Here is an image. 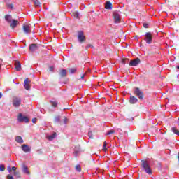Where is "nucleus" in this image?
I'll use <instances>...</instances> for the list:
<instances>
[{"mask_svg":"<svg viewBox=\"0 0 179 179\" xmlns=\"http://www.w3.org/2000/svg\"><path fill=\"white\" fill-rule=\"evenodd\" d=\"M134 94L139 99V100H143L145 99V94L143 92L139 87L134 88Z\"/></svg>","mask_w":179,"mask_h":179,"instance_id":"obj_1","label":"nucleus"},{"mask_svg":"<svg viewBox=\"0 0 179 179\" xmlns=\"http://www.w3.org/2000/svg\"><path fill=\"white\" fill-rule=\"evenodd\" d=\"M141 166L147 174H152V169H150V166H149V164H148V162L142 161Z\"/></svg>","mask_w":179,"mask_h":179,"instance_id":"obj_2","label":"nucleus"},{"mask_svg":"<svg viewBox=\"0 0 179 179\" xmlns=\"http://www.w3.org/2000/svg\"><path fill=\"white\" fill-rule=\"evenodd\" d=\"M22 104V99L17 96L13 98V107H19Z\"/></svg>","mask_w":179,"mask_h":179,"instance_id":"obj_3","label":"nucleus"},{"mask_svg":"<svg viewBox=\"0 0 179 179\" xmlns=\"http://www.w3.org/2000/svg\"><path fill=\"white\" fill-rule=\"evenodd\" d=\"M147 44H152V41L153 40V35L150 32L145 33V38L144 39Z\"/></svg>","mask_w":179,"mask_h":179,"instance_id":"obj_4","label":"nucleus"},{"mask_svg":"<svg viewBox=\"0 0 179 179\" xmlns=\"http://www.w3.org/2000/svg\"><path fill=\"white\" fill-rule=\"evenodd\" d=\"M19 122H29L30 120L27 116H23L22 113H20L17 117Z\"/></svg>","mask_w":179,"mask_h":179,"instance_id":"obj_5","label":"nucleus"},{"mask_svg":"<svg viewBox=\"0 0 179 179\" xmlns=\"http://www.w3.org/2000/svg\"><path fill=\"white\" fill-rule=\"evenodd\" d=\"M139 64H141V59L138 57L129 62V66H137Z\"/></svg>","mask_w":179,"mask_h":179,"instance_id":"obj_6","label":"nucleus"},{"mask_svg":"<svg viewBox=\"0 0 179 179\" xmlns=\"http://www.w3.org/2000/svg\"><path fill=\"white\" fill-rule=\"evenodd\" d=\"M22 30L25 34H29L31 33V29H30V25L28 24H23L22 25Z\"/></svg>","mask_w":179,"mask_h":179,"instance_id":"obj_7","label":"nucleus"},{"mask_svg":"<svg viewBox=\"0 0 179 179\" xmlns=\"http://www.w3.org/2000/svg\"><path fill=\"white\" fill-rule=\"evenodd\" d=\"M113 19L115 21V23H121V15L117 12L113 13Z\"/></svg>","mask_w":179,"mask_h":179,"instance_id":"obj_8","label":"nucleus"},{"mask_svg":"<svg viewBox=\"0 0 179 179\" xmlns=\"http://www.w3.org/2000/svg\"><path fill=\"white\" fill-rule=\"evenodd\" d=\"M38 48H40L38 45L36 43H32L29 45V50L31 51V52H34V51H37Z\"/></svg>","mask_w":179,"mask_h":179,"instance_id":"obj_9","label":"nucleus"},{"mask_svg":"<svg viewBox=\"0 0 179 179\" xmlns=\"http://www.w3.org/2000/svg\"><path fill=\"white\" fill-rule=\"evenodd\" d=\"M78 41L80 43H83V41H85V40H86V36H85L83 35V31H80V32H78Z\"/></svg>","mask_w":179,"mask_h":179,"instance_id":"obj_10","label":"nucleus"},{"mask_svg":"<svg viewBox=\"0 0 179 179\" xmlns=\"http://www.w3.org/2000/svg\"><path fill=\"white\" fill-rule=\"evenodd\" d=\"M21 149L25 153H29V152H30V150H31V148L30 147H29V145H27L26 144H23L21 146Z\"/></svg>","mask_w":179,"mask_h":179,"instance_id":"obj_11","label":"nucleus"},{"mask_svg":"<svg viewBox=\"0 0 179 179\" xmlns=\"http://www.w3.org/2000/svg\"><path fill=\"white\" fill-rule=\"evenodd\" d=\"M24 87L26 90H30V81L29 78H26L24 81Z\"/></svg>","mask_w":179,"mask_h":179,"instance_id":"obj_12","label":"nucleus"},{"mask_svg":"<svg viewBox=\"0 0 179 179\" xmlns=\"http://www.w3.org/2000/svg\"><path fill=\"white\" fill-rule=\"evenodd\" d=\"M17 24H19V21L16 20H12V22L10 24L11 29H15L16 27V26H17Z\"/></svg>","mask_w":179,"mask_h":179,"instance_id":"obj_13","label":"nucleus"},{"mask_svg":"<svg viewBox=\"0 0 179 179\" xmlns=\"http://www.w3.org/2000/svg\"><path fill=\"white\" fill-rule=\"evenodd\" d=\"M138 101V98L134 96H130V100H129V103L130 104H136V103Z\"/></svg>","mask_w":179,"mask_h":179,"instance_id":"obj_14","label":"nucleus"},{"mask_svg":"<svg viewBox=\"0 0 179 179\" xmlns=\"http://www.w3.org/2000/svg\"><path fill=\"white\" fill-rule=\"evenodd\" d=\"M59 75L61 76V78H65V76H66V69L60 70Z\"/></svg>","mask_w":179,"mask_h":179,"instance_id":"obj_15","label":"nucleus"},{"mask_svg":"<svg viewBox=\"0 0 179 179\" xmlns=\"http://www.w3.org/2000/svg\"><path fill=\"white\" fill-rule=\"evenodd\" d=\"M105 9H113V4L110 1H107L105 6Z\"/></svg>","mask_w":179,"mask_h":179,"instance_id":"obj_16","label":"nucleus"},{"mask_svg":"<svg viewBox=\"0 0 179 179\" xmlns=\"http://www.w3.org/2000/svg\"><path fill=\"white\" fill-rule=\"evenodd\" d=\"M15 69H16V71H22V65L20 64V62H16Z\"/></svg>","mask_w":179,"mask_h":179,"instance_id":"obj_17","label":"nucleus"},{"mask_svg":"<svg viewBox=\"0 0 179 179\" xmlns=\"http://www.w3.org/2000/svg\"><path fill=\"white\" fill-rule=\"evenodd\" d=\"M15 141L17 142V143H23V138H22V136H17L15 137Z\"/></svg>","mask_w":179,"mask_h":179,"instance_id":"obj_18","label":"nucleus"},{"mask_svg":"<svg viewBox=\"0 0 179 179\" xmlns=\"http://www.w3.org/2000/svg\"><path fill=\"white\" fill-rule=\"evenodd\" d=\"M22 171L25 173V174H30V171H29V168H27L25 165L22 166Z\"/></svg>","mask_w":179,"mask_h":179,"instance_id":"obj_19","label":"nucleus"},{"mask_svg":"<svg viewBox=\"0 0 179 179\" xmlns=\"http://www.w3.org/2000/svg\"><path fill=\"white\" fill-rule=\"evenodd\" d=\"M171 131L175 134V135H178L179 136V130L177 129V127H173L171 128Z\"/></svg>","mask_w":179,"mask_h":179,"instance_id":"obj_20","label":"nucleus"},{"mask_svg":"<svg viewBox=\"0 0 179 179\" xmlns=\"http://www.w3.org/2000/svg\"><path fill=\"white\" fill-rule=\"evenodd\" d=\"M56 136H57V133H53L52 135L48 136L47 139H48V141H52V139H54Z\"/></svg>","mask_w":179,"mask_h":179,"instance_id":"obj_21","label":"nucleus"},{"mask_svg":"<svg viewBox=\"0 0 179 179\" xmlns=\"http://www.w3.org/2000/svg\"><path fill=\"white\" fill-rule=\"evenodd\" d=\"M5 19L8 23H11V22H12V15H7L5 16Z\"/></svg>","mask_w":179,"mask_h":179,"instance_id":"obj_22","label":"nucleus"},{"mask_svg":"<svg viewBox=\"0 0 179 179\" xmlns=\"http://www.w3.org/2000/svg\"><path fill=\"white\" fill-rule=\"evenodd\" d=\"M13 176L15 177V178H20V173L19 171H15L13 172Z\"/></svg>","mask_w":179,"mask_h":179,"instance_id":"obj_23","label":"nucleus"},{"mask_svg":"<svg viewBox=\"0 0 179 179\" xmlns=\"http://www.w3.org/2000/svg\"><path fill=\"white\" fill-rule=\"evenodd\" d=\"M72 16L75 18V19H78L79 17V13L78 12H74L72 13Z\"/></svg>","mask_w":179,"mask_h":179,"instance_id":"obj_24","label":"nucleus"},{"mask_svg":"<svg viewBox=\"0 0 179 179\" xmlns=\"http://www.w3.org/2000/svg\"><path fill=\"white\" fill-rule=\"evenodd\" d=\"M34 2V6H40V1L38 0H32Z\"/></svg>","mask_w":179,"mask_h":179,"instance_id":"obj_25","label":"nucleus"},{"mask_svg":"<svg viewBox=\"0 0 179 179\" xmlns=\"http://www.w3.org/2000/svg\"><path fill=\"white\" fill-rule=\"evenodd\" d=\"M103 150H104V152H107V142L106 141H104V143H103Z\"/></svg>","mask_w":179,"mask_h":179,"instance_id":"obj_26","label":"nucleus"},{"mask_svg":"<svg viewBox=\"0 0 179 179\" xmlns=\"http://www.w3.org/2000/svg\"><path fill=\"white\" fill-rule=\"evenodd\" d=\"M76 170L80 173L82 171V168H80V165H76Z\"/></svg>","mask_w":179,"mask_h":179,"instance_id":"obj_27","label":"nucleus"},{"mask_svg":"<svg viewBox=\"0 0 179 179\" xmlns=\"http://www.w3.org/2000/svg\"><path fill=\"white\" fill-rule=\"evenodd\" d=\"M50 103H51L52 107H57L58 106V103H57V101H50Z\"/></svg>","mask_w":179,"mask_h":179,"instance_id":"obj_28","label":"nucleus"},{"mask_svg":"<svg viewBox=\"0 0 179 179\" xmlns=\"http://www.w3.org/2000/svg\"><path fill=\"white\" fill-rule=\"evenodd\" d=\"M128 62H129V59H122V64H128Z\"/></svg>","mask_w":179,"mask_h":179,"instance_id":"obj_29","label":"nucleus"},{"mask_svg":"<svg viewBox=\"0 0 179 179\" xmlns=\"http://www.w3.org/2000/svg\"><path fill=\"white\" fill-rule=\"evenodd\" d=\"M60 120H61V118L59 117V116H56L55 117V122H59Z\"/></svg>","mask_w":179,"mask_h":179,"instance_id":"obj_30","label":"nucleus"},{"mask_svg":"<svg viewBox=\"0 0 179 179\" xmlns=\"http://www.w3.org/2000/svg\"><path fill=\"white\" fill-rule=\"evenodd\" d=\"M69 73H75V72H76V69H71L69 71Z\"/></svg>","mask_w":179,"mask_h":179,"instance_id":"obj_31","label":"nucleus"},{"mask_svg":"<svg viewBox=\"0 0 179 179\" xmlns=\"http://www.w3.org/2000/svg\"><path fill=\"white\" fill-rule=\"evenodd\" d=\"M143 26L144 29H148L149 28V24L148 23H143Z\"/></svg>","mask_w":179,"mask_h":179,"instance_id":"obj_32","label":"nucleus"},{"mask_svg":"<svg viewBox=\"0 0 179 179\" xmlns=\"http://www.w3.org/2000/svg\"><path fill=\"white\" fill-rule=\"evenodd\" d=\"M0 171H5V166L0 165Z\"/></svg>","mask_w":179,"mask_h":179,"instance_id":"obj_33","label":"nucleus"},{"mask_svg":"<svg viewBox=\"0 0 179 179\" xmlns=\"http://www.w3.org/2000/svg\"><path fill=\"white\" fill-rule=\"evenodd\" d=\"M88 136H90V138L91 139H93V134H92V131H90V132L88 133Z\"/></svg>","mask_w":179,"mask_h":179,"instance_id":"obj_34","label":"nucleus"},{"mask_svg":"<svg viewBox=\"0 0 179 179\" xmlns=\"http://www.w3.org/2000/svg\"><path fill=\"white\" fill-rule=\"evenodd\" d=\"M7 6H8V8H10V9H13V5L12 3L8 4Z\"/></svg>","mask_w":179,"mask_h":179,"instance_id":"obj_35","label":"nucleus"},{"mask_svg":"<svg viewBox=\"0 0 179 179\" xmlns=\"http://www.w3.org/2000/svg\"><path fill=\"white\" fill-rule=\"evenodd\" d=\"M63 121H64V124H67V122H68V118L64 117V120H63Z\"/></svg>","mask_w":179,"mask_h":179,"instance_id":"obj_36","label":"nucleus"},{"mask_svg":"<svg viewBox=\"0 0 179 179\" xmlns=\"http://www.w3.org/2000/svg\"><path fill=\"white\" fill-rule=\"evenodd\" d=\"M112 134H114V130H110L107 133V135H111Z\"/></svg>","mask_w":179,"mask_h":179,"instance_id":"obj_37","label":"nucleus"},{"mask_svg":"<svg viewBox=\"0 0 179 179\" xmlns=\"http://www.w3.org/2000/svg\"><path fill=\"white\" fill-rule=\"evenodd\" d=\"M11 171H13V173H15V171H16V167L15 166H13L11 168Z\"/></svg>","mask_w":179,"mask_h":179,"instance_id":"obj_38","label":"nucleus"},{"mask_svg":"<svg viewBox=\"0 0 179 179\" xmlns=\"http://www.w3.org/2000/svg\"><path fill=\"white\" fill-rule=\"evenodd\" d=\"M7 170H8V171H9V173H10L12 171V168H10V166H8L7 167Z\"/></svg>","mask_w":179,"mask_h":179,"instance_id":"obj_39","label":"nucleus"},{"mask_svg":"<svg viewBox=\"0 0 179 179\" xmlns=\"http://www.w3.org/2000/svg\"><path fill=\"white\" fill-rule=\"evenodd\" d=\"M32 122H33V124H36V122H37V119L36 118H33L32 119Z\"/></svg>","mask_w":179,"mask_h":179,"instance_id":"obj_40","label":"nucleus"},{"mask_svg":"<svg viewBox=\"0 0 179 179\" xmlns=\"http://www.w3.org/2000/svg\"><path fill=\"white\" fill-rule=\"evenodd\" d=\"M7 178H8V179H14V178H13V176H12L11 175H8V176H7Z\"/></svg>","mask_w":179,"mask_h":179,"instance_id":"obj_41","label":"nucleus"},{"mask_svg":"<svg viewBox=\"0 0 179 179\" xmlns=\"http://www.w3.org/2000/svg\"><path fill=\"white\" fill-rule=\"evenodd\" d=\"M49 71H54V66L49 67Z\"/></svg>","mask_w":179,"mask_h":179,"instance_id":"obj_42","label":"nucleus"},{"mask_svg":"<svg viewBox=\"0 0 179 179\" xmlns=\"http://www.w3.org/2000/svg\"><path fill=\"white\" fill-rule=\"evenodd\" d=\"M90 47H93V45H90V44H89V45H87V48H90Z\"/></svg>","mask_w":179,"mask_h":179,"instance_id":"obj_43","label":"nucleus"},{"mask_svg":"<svg viewBox=\"0 0 179 179\" xmlns=\"http://www.w3.org/2000/svg\"><path fill=\"white\" fill-rule=\"evenodd\" d=\"M85 75H86V73L83 74V75L81 76V79H84Z\"/></svg>","mask_w":179,"mask_h":179,"instance_id":"obj_44","label":"nucleus"},{"mask_svg":"<svg viewBox=\"0 0 179 179\" xmlns=\"http://www.w3.org/2000/svg\"><path fill=\"white\" fill-rule=\"evenodd\" d=\"M0 99H2V93L0 92Z\"/></svg>","mask_w":179,"mask_h":179,"instance_id":"obj_45","label":"nucleus"},{"mask_svg":"<svg viewBox=\"0 0 179 179\" xmlns=\"http://www.w3.org/2000/svg\"><path fill=\"white\" fill-rule=\"evenodd\" d=\"M178 126H179V123H178Z\"/></svg>","mask_w":179,"mask_h":179,"instance_id":"obj_46","label":"nucleus"}]
</instances>
